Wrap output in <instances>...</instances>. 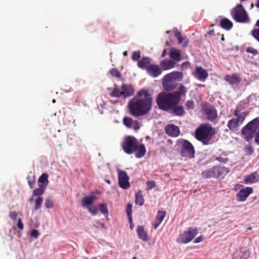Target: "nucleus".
I'll return each mask as SVG.
<instances>
[{
    "label": "nucleus",
    "instance_id": "nucleus-1",
    "mask_svg": "<svg viewBox=\"0 0 259 259\" xmlns=\"http://www.w3.org/2000/svg\"><path fill=\"white\" fill-rule=\"evenodd\" d=\"M153 98L148 90L141 89L137 93L136 97L128 102V109L130 113L139 117L147 114L152 109Z\"/></svg>",
    "mask_w": 259,
    "mask_h": 259
},
{
    "label": "nucleus",
    "instance_id": "nucleus-2",
    "mask_svg": "<svg viewBox=\"0 0 259 259\" xmlns=\"http://www.w3.org/2000/svg\"><path fill=\"white\" fill-rule=\"evenodd\" d=\"M187 93V88L182 84H180L177 91L171 92H161L157 96V105L163 111H170L172 105L180 102L182 97H185Z\"/></svg>",
    "mask_w": 259,
    "mask_h": 259
},
{
    "label": "nucleus",
    "instance_id": "nucleus-3",
    "mask_svg": "<svg viewBox=\"0 0 259 259\" xmlns=\"http://www.w3.org/2000/svg\"><path fill=\"white\" fill-rule=\"evenodd\" d=\"M259 125V117H257L248 122L241 130L242 137L247 142H250L255 138L256 131Z\"/></svg>",
    "mask_w": 259,
    "mask_h": 259
},
{
    "label": "nucleus",
    "instance_id": "nucleus-4",
    "mask_svg": "<svg viewBox=\"0 0 259 259\" xmlns=\"http://www.w3.org/2000/svg\"><path fill=\"white\" fill-rule=\"evenodd\" d=\"M229 171L230 170L228 167L217 165L203 170L201 176L205 179L210 178L222 179Z\"/></svg>",
    "mask_w": 259,
    "mask_h": 259
},
{
    "label": "nucleus",
    "instance_id": "nucleus-5",
    "mask_svg": "<svg viewBox=\"0 0 259 259\" xmlns=\"http://www.w3.org/2000/svg\"><path fill=\"white\" fill-rule=\"evenodd\" d=\"M176 145L180 148V155L188 159L193 158L195 151L193 145L188 140L184 139H178L176 141Z\"/></svg>",
    "mask_w": 259,
    "mask_h": 259
},
{
    "label": "nucleus",
    "instance_id": "nucleus-6",
    "mask_svg": "<svg viewBox=\"0 0 259 259\" xmlns=\"http://www.w3.org/2000/svg\"><path fill=\"white\" fill-rule=\"evenodd\" d=\"M230 14L236 22L246 23L250 21L249 16L241 4H238L233 8Z\"/></svg>",
    "mask_w": 259,
    "mask_h": 259
},
{
    "label": "nucleus",
    "instance_id": "nucleus-7",
    "mask_svg": "<svg viewBox=\"0 0 259 259\" xmlns=\"http://www.w3.org/2000/svg\"><path fill=\"white\" fill-rule=\"evenodd\" d=\"M138 143V140L134 136H127L125 137L122 142V149L125 153L128 155L133 154Z\"/></svg>",
    "mask_w": 259,
    "mask_h": 259
},
{
    "label": "nucleus",
    "instance_id": "nucleus-8",
    "mask_svg": "<svg viewBox=\"0 0 259 259\" xmlns=\"http://www.w3.org/2000/svg\"><path fill=\"white\" fill-rule=\"evenodd\" d=\"M214 134V129L210 125L207 131L203 130L197 133L195 135V138L198 141L202 142L203 145H207L211 144L210 141Z\"/></svg>",
    "mask_w": 259,
    "mask_h": 259
},
{
    "label": "nucleus",
    "instance_id": "nucleus-9",
    "mask_svg": "<svg viewBox=\"0 0 259 259\" xmlns=\"http://www.w3.org/2000/svg\"><path fill=\"white\" fill-rule=\"evenodd\" d=\"M197 228L196 227H190L187 231L180 235L177 241L180 243L187 244L191 241L197 234Z\"/></svg>",
    "mask_w": 259,
    "mask_h": 259
},
{
    "label": "nucleus",
    "instance_id": "nucleus-10",
    "mask_svg": "<svg viewBox=\"0 0 259 259\" xmlns=\"http://www.w3.org/2000/svg\"><path fill=\"white\" fill-rule=\"evenodd\" d=\"M235 187H239V188L242 187L238 193L236 194V199L239 202L245 201L247 198L253 192L252 187H246L244 188V186L241 184H236Z\"/></svg>",
    "mask_w": 259,
    "mask_h": 259
},
{
    "label": "nucleus",
    "instance_id": "nucleus-11",
    "mask_svg": "<svg viewBox=\"0 0 259 259\" xmlns=\"http://www.w3.org/2000/svg\"><path fill=\"white\" fill-rule=\"evenodd\" d=\"M117 172L119 186L124 190L128 189L131 185L129 182L130 177L127 172L120 169H118Z\"/></svg>",
    "mask_w": 259,
    "mask_h": 259
},
{
    "label": "nucleus",
    "instance_id": "nucleus-12",
    "mask_svg": "<svg viewBox=\"0 0 259 259\" xmlns=\"http://www.w3.org/2000/svg\"><path fill=\"white\" fill-rule=\"evenodd\" d=\"M202 109L207 116L208 120L213 121L218 116L217 111L210 103H205L202 107Z\"/></svg>",
    "mask_w": 259,
    "mask_h": 259
},
{
    "label": "nucleus",
    "instance_id": "nucleus-13",
    "mask_svg": "<svg viewBox=\"0 0 259 259\" xmlns=\"http://www.w3.org/2000/svg\"><path fill=\"white\" fill-rule=\"evenodd\" d=\"M236 118H232L229 120L227 126L230 130L235 131L238 127L244 121V117L235 116Z\"/></svg>",
    "mask_w": 259,
    "mask_h": 259
},
{
    "label": "nucleus",
    "instance_id": "nucleus-14",
    "mask_svg": "<svg viewBox=\"0 0 259 259\" xmlns=\"http://www.w3.org/2000/svg\"><path fill=\"white\" fill-rule=\"evenodd\" d=\"M147 73L153 78H157L162 73V69L157 64H151L147 70Z\"/></svg>",
    "mask_w": 259,
    "mask_h": 259
},
{
    "label": "nucleus",
    "instance_id": "nucleus-15",
    "mask_svg": "<svg viewBox=\"0 0 259 259\" xmlns=\"http://www.w3.org/2000/svg\"><path fill=\"white\" fill-rule=\"evenodd\" d=\"M165 133L171 137H177L180 134L179 127L174 124H168L165 127Z\"/></svg>",
    "mask_w": 259,
    "mask_h": 259
},
{
    "label": "nucleus",
    "instance_id": "nucleus-16",
    "mask_svg": "<svg viewBox=\"0 0 259 259\" xmlns=\"http://www.w3.org/2000/svg\"><path fill=\"white\" fill-rule=\"evenodd\" d=\"M123 98H127L134 95L135 90L131 84L123 83L121 86Z\"/></svg>",
    "mask_w": 259,
    "mask_h": 259
},
{
    "label": "nucleus",
    "instance_id": "nucleus-17",
    "mask_svg": "<svg viewBox=\"0 0 259 259\" xmlns=\"http://www.w3.org/2000/svg\"><path fill=\"white\" fill-rule=\"evenodd\" d=\"M254 95L253 94H251L250 95L248 96L245 100L241 101L237 105L236 109L235 110L234 112V116L239 115V113H241V111L246 107V105H247L251 101L252 99V96Z\"/></svg>",
    "mask_w": 259,
    "mask_h": 259
},
{
    "label": "nucleus",
    "instance_id": "nucleus-18",
    "mask_svg": "<svg viewBox=\"0 0 259 259\" xmlns=\"http://www.w3.org/2000/svg\"><path fill=\"white\" fill-rule=\"evenodd\" d=\"M194 76L199 80L204 81L208 76V73L202 67L198 66L196 68Z\"/></svg>",
    "mask_w": 259,
    "mask_h": 259
},
{
    "label": "nucleus",
    "instance_id": "nucleus-19",
    "mask_svg": "<svg viewBox=\"0 0 259 259\" xmlns=\"http://www.w3.org/2000/svg\"><path fill=\"white\" fill-rule=\"evenodd\" d=\"M166 214V212L164 210H158L155 217L154 222L152 223L153 228L156 229L160 224L163 221Z\"/></svg>",
    "mask_w": 259,
    "mask_h": 259
},
{
    "label": "nucleus",
    "instance_id": "nucleus-20",
    "mask_svg": "<svg viewBox=\"0 0 259 259\" xmlns=\"http://www.w3.org/2000/svg\"><path fill=\"white\" fill-rule=\"evenodd\" d=\"M164 77L168 79V81H181L183 78V73L175 71L166 74Z\"/></svg>",
    "mask_w": 259,
    "mask_h": 259
},
{
    "label": "nucleus",
    "instance_id": "nucleus-21",
    "mask_svg": "<svg viewBox=\"0 0 259 259\" xmlns=\"http://www.w3.org/2000/svg\"><path fill=\"white\" fill-rule=\"evenodd\" d=\"M97 199V197L95 195H87L82 198L81 205L83 208L88 209Z\"/></svg>",
    "mask_w": 259,
    "mask_h": 259
},
{
    "label": "nucleus",
    "instance_id": "nucleus-22",
    "mask_svg": "<svg viewBox=\"0 0 259 259\" xmlns=\"http://www.w3.org/2000/svg\"><path fill=\"white\" fill-rule=\"evenodd\" d=\"M244 181L245 184L256 183L259 182V174L257 172H252L244 177Z\"/></svg>",
    "mask_w": 259,
    "mask_h": 259
},
{
    "label": "nucleus",
    "instance_id": "nucleus-23",
    "mask_svg": "<svg viewBox=\"0 0 259 259\" xmlns=\"http://www.w3.org/2000/svg\"><path fill=\"white\" fill-rule=\"evenodd\" d=\"M151 59L148 57H143L138 62L137 65L139 68L147 71L149 66L151 65Z\"/></svg>",
    "mask_w": 259,
    "mask_h": 259
},
{
    "label": "nucleus",
    "instance_id": "nucleus-24",
    "mask_svg": "<svg viewBox=\"0 0 259 259\" xmlns=\"http://www.w3.org/2000/svg\"><path fill=\"white\" fill-rule=\"evenodd\" d=\"M176 65V62L168 59L162 60L160 62V65L162 70H167L173 68Z\"/></svg>",
    "mask_w": 259,
    "mask_h": 259
},
{
    "label": "nucleus",
    "instance_id": "nucleus-25",
    "mask_svg": "<svg viewBox=\"0 0 259 259\" xmlns=\"http://www.w3.org/2000/svg\"><path fill=\"white\" fill-rule=\"evenodd\" d=\"M180 102H178L177 104L172 105L171 110L172 113L177 116H182L185 113L184 107L182 105H179Z\"/></svg>",
    "mask_w": 259,
    "mask_h": 259
},
{
    "label": "nucleus",
    "instance_id": "nucleus-26",
    "mask_svg": "<svg viewBox=\"0 0 259 259\" xmlns=\"http://www.w3.org/2000/svg\"><path fill=\"white\" fill-rule=\"evenodd\" d=\"M225 81L228 82L229 84L233 85L239 83L241 79L240 76L237 74H233L232 75H226L225 78Z\"/></svg>",
    "mask_w": 259,
    "mask_h": 259
},
{
    "label": "nucleus",
    "instance_id": "nucleus-27",
    "mask_svg": "<svg viewBox=\"0 0 259 259\" xmlns=\"http://www.w3.org/2000/svg\"><path fill=\"white\" fill-rule=\"evenodd\" d=\"M137 233L138 238L144 242L148 240L149 238L147 233L145 230L144 226H138L137 228Z\"/></svg>",
    "mask_w": 259,
    "mask_h": 259
},
{
    "label": "nucleus",
    "instance_id": "nucleus-28",
    "mask_svg": "<svg viewBox=\"0 0 259 259\" xmlns=\"http://www.w3.org/2000/svg\"><path fill=\"white\" fill-rule=\"evenodd\" d=\"M134 153H135V157L137 158L143 157L146 153V149L145 145L142 143L140 144L138 143L136 147V150Z\"/></svg>",
    "mask_w": 259,
    "mask_h": 259
},
{
    "label": "nucleus",
    "instance_id": "nucleus-29",
    "mask_svg": "<svg viewBox=\"0 0 259 259\" xmlns=\"http://www.w3.org/2000/svg\"><path fill=\"white\" fill-rule=\"evenodd\" d=\"M219 25L222 28L227 31L231 30L233 26L232 21L226 17L220 20Z\"/></svg>",
    "mask_w": 259,
    "mask_h": 259
},
{
    "label": "nucleus",
    "instance_id": "nucleus-30",
    "mask_svg": "<svg viewBox=\"0 0 259 259\" xmlns=\"http://www.w3.org/2000/svg\"><path fill=\"white\" fill-rule=\"evenodd\" d=\"M169 57L171 58V60L176 63L179 62L181 59L180 51L175 48L171 49L169 51Z\"/></svg>",
    "mask_w": 259,
    "mask_h": 259
},
{
    "label": "nucleus",
    "instance_id": "nucleus-31",
    "mask_svg": "<svg viewBox=\"0 0 259 259\" xmlns=\"http://www.w3.org/2000/svg\"><path fill=\"white\" fill-rule=\"evenodd\" d=\"M48 177L49 175L47 173L42 174L38 179V186H41L46 189L49 183Z\"/></svg>",
    "mask_w": 259,
    "mask_h": 259
},
{
    "label": "nucleus",
    "instance_id": "nucleus-32",
    "mask_svg": "<svg viewBox=\"0 0 259 259\" xmlns=\"http://www.w3.org/2000/svg\"><path fill=\"white\" fill-rule=\"evenodd\" d=\"M168 79H165V77L163 78L162 86L165 92H170V91L174 90L176 87L174 84H170L171 81H168Z\"/></svg>",
    "mask_w": 259,
    "mask_h": 259
},
{
    "label": "nucleus",
    "instance_id": "nucleus-33",
    "mask_svg": "<svg viewBox=\"0 0 259 259\" xmlns=\"http://www.w3.org/2000/svg\"><path fill=\"white\" fill-rule=\"evenodd\" d=\"M135 203L142 206L144 203V199L141 190H138L135 194Z\"/></svg>",
    "mask_w": 259,
    "mask_h": 259
},
{
    "label": "nucleus",
    "instance_id": "nucleus-34",
    "mask_svg": "<svg viewBox=\"0 0 259 259\" xmlns=\"http://www.w3.org/2000/svg\"><path fill=\"white\" fill-rule=\"evenodd\" d=\"M98 209L101 213H102L107 219L109 211L108 206L106 203H101L98 204Z\"/></svg>",
    "mask_w": 259,
    "mask_h": 259
},
{
    "label": "nucleus",
    "instance_id": "nucleus-35",
    "mask_svg": "<svg viewBox=\"0 0 259 259\" xmlns=\"http://www.w3.org/2000/svg\"><path fill=\"white\" fill-rule=\"evenodd\" d=\"M46 190V188H43L42 186H38V188L35 189L33 191V196H37L38 197H41L40 196L42 195Z\"/></svg>",
    "mask_w": 259,
    "mask_h": 259
},
{
    "label": "nucleus",
    "instance_id": "nucleus-36",
    "mask_svg": "<svg viewBox=\"0 0 259 259\" xmlns=\"http://www.w3.org/2000/svg\"><path fill=\"white\" fill-rule=\"evenodd\" d=\"M115 87L112 91L110 93V96L112 97H123L122 92L116 87V84H115Z\"/></svg>",
    "mask_w": 259,
    "mask_h": 259
},
{
    "label": "nucleus",
    "instance_id": "nucleus-37",
    "mask_svg": "<svg viewBox=\"0 0 259 259\" xmlns=\"http://www.w3.org/2000/svg\"><path fill=\"white\" fill-rule=\"evenodd\" d=\"M134 122L133 119L129 117H124L123 118V124L128 128H131Z\"/></svg>",
    "mask_w": 259,
    "mask_h": 259
},
{
    "label": "nucleus",
    "instance_id": "nucleus-38",
    "mask_svg": "<svg viewBox=\"0 0 259 259\" xmlns=\"http://www.w3.org/2000/svg\"><path fill=\"white\" fill-rule=\"evenodd\" d=\"M45 206L48 209L52 208L54 207V202L52 198L48 197L45 199Z\"/></svg>",
    "mask_w": 259,
    "mask_h": 259
},
{
    "label": "nucleus",
    "instance_id": "nucleus-39",
    "mask_svg": "<svg viewBox=\"0 0 259 259\" xmlns=\"http://www.w3.org/2000/svg\"><path fill=\"white\" fill-rule=\"evenodd\" d=\"M89 212H90L93 215H95L97 214L99 209L98 205L96 206L93 204L90 206V207L87 209Z\"/></svg>",
    "mask_w": 259,
    "mask_h": 259
},
{
    "label": "nucleus",
    "instance_id": "nucleus-40",
    "mask_svg": "<svg viewBox=\"0 0 259 259\" xmlns=\"http://www.w3.org/2000/svg\"><path fill=\"white\" fill-rule=\"evenodd\" d=\"M43 201V198L42 197H37L35 200V210H38L41 207V204Z\"/></svg>",
    "mask_w": 259,
    "mask_h": 259
},
{
    "label": "nucleus",
    "instance_id": "nucleus-41",
    "mask_svg": "<svg viewBox=\"0 0 259 259\" xmlns=\"http://www.w3.org/2000/svg\"><path fill=\"white\" fill-rule=\"evenodd\" d=\"M179 44H182L183 47H186L188 45V39L186 36L183 37L182 36L178 38Z\"/></svg>",
    "mask_w": 259,
    "mask_h": 259
},
{
    "label": "nucleus",
    "instance_id": "nucleus-42",
    "mask_svg": "<svg viewBox=\"0 0 259 259\" xmlns=\"http://www.w3.org/2000/svg\"><path fill=\"white\" fill-rule=\"evenodd\" d=\"M141 57V51H137L133 52L132 59L134 61H139Z\"/></svg>",
    "mask_w": 259,
    "mask_h": 259
},
{
    "label": "nucleus",
    "instance_id": "nucleus-43",
    "mask_svg": "<svg viewBox=\"0 0 259 259\" xmlns=\"http://www.w3.org/2000/svg\"><path fill=\"white\" fill-rule=\"evenodd\" d=\"M251 34L253 37L259 42V28H254L252 29Z\"/></svg>",
    "mask_w": 259,
    "mask_h": 259
},
{
    "label": "nucleus",
    "instance_id": "nucleus-44",
    "mask_svg": "<svg viewBox=\"0 0 259 259\" xmlns=\"http://www.w3.org/2000/svg\"><path fill=\"white\" fill-rule=\"evenodd\" d=\"M132 208H133L132 204L130 203H128L126 207V213L127 218L132 217V212H133Z\"/></svg>",
    "mask_w": 259,
    "mask_h": 259
},
{
    "label": "nucleus",
    "instance_id": "nucleus-45",
    "mask_svg": "<svg viewBox=\"0 0 259 259\" xmlns=\"http://www.w3.org/2000/svg\"><path fill=\"white\" fill-rule=\"evenodd\" d=\"M109 72L111 75L114 77L118 78L121 76V73L117 68H112Z\"/></svg>",
    "mask_w": 259,
    "mask_h": 259
},
{
    "label": "nucleus",
    "instance_id": "nucleus-46",
    "mask_svg": "<svg viewBox=\"0 0 259 259\" xmlns=\"http://www.w3.org/2000/svg\"><path fill=\"white\" fill-rule=\"evenodd\" d=\"M146 184L147 186L146 190L147 191L152 189L156 186V183L153 181H148L146 182Z\"/></svg>",
    "mask_w": 259,
    "mask_h": 259
},
{
    "label": "nucleus",
    "instance_id": "nucleus-47",
    "mask_svg": "<svg viewBox=\"0 0 259 259\" xmlns=\"http://www.w3.org/2000/svg\"><path fill=\"white\" fill-rule=\"evenodd\" d=\"M185 106L187 110L193 109L195 107L194 101L193 100H187L185 103Z\"/></svg>",
    "mask_w": 259,
    "mask_h": 259
},
{
    "label": "nucleus",
    "instance_id": "nucleus-48",
    "mask_svg": "<svg viewBox=\"0 0 259 259\" xmlns=\"http://www.w3.org/2000/svg\"><path fill=\"white\" fill-rule=\"evenodd\" d=\"M246 51L248 53L252 54L253 56H256L258 54V51L251 47H247L246 48Z\"/></svg>",
    "mask_w": 259,
    "mask_h": 259
},
{
    "label": "nucleus",
    "instance_id": "nucleus-49",
    "mask_svg": "<svg viewBox=\"0 0 259 259\" xmlns=\"http://www.w3.org/2000/svg\"><path fill=\"white\" fill-rule=\"evenodd\" d=\"M215 159L219 161L220 163L226 164L228 162L229 158L227 157L223 158L221 156L215 157Z\"/></svg>",
    "mask_w": 259,
    "mask_h": 259
},
{
    "label": "nucleus",
    "instance_id": "nucleus-50",
    "mask_svg": "<svg viewBox=\"0 0 259 259\" xmlns=\"http://www.w3.org/2000/svg\"><path fill=\"white\" fill-rule=\"evenodd\" d=\"M40 235L39 232L36 229H33L30 232V236L35 239H37Z\"/></svg>",
    "mask_w": 259,
    "mask_h": 259
},
{
    "label": "nucleus",
    "instance_id": "nucleus-51",
    "mask_svg": "<svg viewBox=\"0 0 259 259\" xmlns=\"http://www.w3.org/2000/svg\"><path fill=\"white\" fill-rule=\"evenodd\" d=\"M17 215H18L16 211H13V212L10 211L9 212V217L13 221H15L16 220Z\"/></svg>",
    "mask_w": 259,
    "mask_h": 259
},
{
    "label": "nucleus",
    "instance_id": "nucleus-52",
    "mask_svg": "<svg viewBox=\"0 0 259 259\" xmlns=\"http://www.w3.org/2000/svg\"><path fill=\"white\" fill-rule=\"evenodd\" d=\"M28 179V184L30 189H32L34 187V184L35 183V180L34 179L30 180L29 177H27Z\"/></svg>",
    "mask_w": 259,
    "mask_h": 259
},
{
    "label": "nucleus",
    "instance_id": "nucleus-53",
    "mask_svg": "<svg viewBox=\"0 0 259 259\" xmlns=\"http://www.w3.org/2000/svg\"><path fill=\"white\" fill-rule=\"evenodd\" d=\"M132 125H133V128L134 129L135 131H137L139 130L140 128L139 122L137 120L134 121Z\"/></svg>",
    "mask_w": 259,
    "mask_h": 259
},
{
    "label": "nucleus",
    "instance_id": "nucleus-54",
    "mask_svg": "<svg viewBox=\"0 0 259 259\" xmlns=\"http://www.w3.org/2000/svg\"><path fill=\"white\" fill-rule=\"evenodd\" d=\"M204 239L205 237L201 235L195 238L193 242L196 244L198 243L202 242Z\"/></svg>",
    "mask_w": 259,
    "mask_h": 259
},
{
    "label": "nucleus",
    "instance_id": "nucleus-55",
    "mask_svg": "<svg viewBox=\"0 0 259 259\" xmlns=\"http://www.w3.org/2000/svg\"><path fill=\"white\" fill-rule=\"evenodd\" d=\"M17 227L20 230L23 229V228H24L23 224L22 222V220L20 218H19V219L18 220Z\"/></svg>",
    "mask_w": 259,
    "mask_h": 259
},
{
    "label": "nucleus",
    "instance_id": "nucleus-56",
    "mask_svg": "<svg viewBox=\"0 0 259 259\" xmlns=\"http://www.w3.org/2000/svg\"><path fill=\"white\" fill-rule=\"evenodd\" d=\"M247 154L249 155H251L253 152V149L251 146H249L246 148Z\"/></svg>",
    "mask_w": 259,
    "mask_h": 259
},
{
    "label": "nucleus",
    "instance_id": "nucleus-57",
    "mask_svg": "<svg viewBox=\"0 0 259 259\" xmlns=\"http://www.w3.org/2000/svg\"><path fill=\"white\" fill-rule=\"evenodd\" d=\"M128 218V222H129V224H130V228L131 230H133L134 228V223L133 221V218L131 217V218Z\"/></svg>",
    "mask_w": 259,
    "mask_h": 259
},
{
    "label": "nucleus",
    "instance_id": "nucleus-58",
    "mask_svg": "<svg viewBox=\"0 0 259 259\" xmlns=\"http://www.w3.org/2000/svg\"><path fill=\"white\" fill-rule=\"evenodd\" d=\"M175 30L174 31V35L177 38V39L178 38H179L180 37H181L182 35H181V33L180 31H179L177 28H175Z\"/></svg>",
    "mask_w": 259,
    "mask_h": 259
},
{
    "label": "nucleus",
    "instance_id": "nucleus-59",
    "mask_svg": "<svg viewBox=\"0 0 259 259\" xmlns=\"http://www.w3.org/2000/svg\"><path fill=\"white\" fill-rule=\"evenodd\" d=\"M190 65V63L189 61H186L182 64V67H185L187 68Z\"/></svg>",
    "mask_w": 259,
    "mask_h": 259
},
{
    "label": "nucleus",
    "instance_id": "nucleus-60",
    "mask_svg": "<svg viewBox=\"0 0 259 259\" xmlns=\"http://www.w3.org/2000/svg\"><path fill=\"white\" fill-rule=\"evenodd\" d=\"M248 113L246 111L243 112L242 113H239V115H238V117L241 116V117H244V119L246 117V116L247 115Z\"/></svg>",
    "mask_w": 259,
    "mask_h": 259
},
{
    "label": "nucleus",
    "instance_id": "nucleus-61",
    "mask_svg": "<svg viewBox=\"0 0 259 259\" xmlns=\"http://www.w3.org/2000/svg\"><path fill=\"white\" fill-rule=\"evenodd\" d=\"M207 35H214V30H210L209 31L207 32V33L205 35V37H206Z\"/></svg>",
    "mask_w": 259,
    "mask_h": 259
},
{
    "label": "nucleus",
    "instance_id": "nucleus-62",
    "mask_svg": "<svg viewBox=\"0 0 259 259\" xmlns=\"http://www.w3.org/2000/svg\"><path fill=\"white\" fill-rule=\"evenodd\" d=\"M243 255H245L247 257L249 256V255H250L249 251L248 250H245L244 252H243Z\"/></svg>",
    "mask_w": 259,
    "mask_h": 259
},
{
    "label": "nucleus",
    "instance_id": "nucleus-63",
    "mask_svg": "<svg viewBox=\"0 0 259 259\" xmlns=\"http://www.w3.org/2000/svg\"><path fill=\"white\" fill-rule=\"evenodd\" d=\"M167 54V50L166 49H164L162 51V54H161V57H164Z\"/></svg>",
    "mask_w": 259,
    "mask_h": 259
},
{
    "label": "nucleus",
    "instance_id": "nucleus-64",
    "mask_svg": "<svg viewBox=\"0 0 259 259\" xmlns=\"http://www.w3.org/2000/svg\"><path fill=\"white\" fill-rule=\"evenodd\" d=\"M234 49H235V50L236 51H238V50H239V46H235L234 48H232V49H231V50H234Z\"/></svg>",
    "mask_w": 259,
    "mask_h": 259
}]
</instances>
